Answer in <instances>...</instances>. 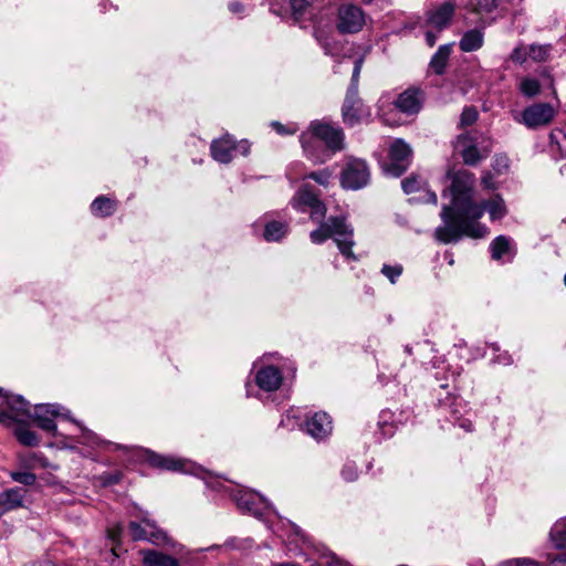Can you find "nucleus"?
<instances>
[{
  "mask_svg": "<svg viewBox=\"0 0 566 566\" xmlns=\"http://www.w3.org/2000/svg\"><path fill=\"white\" fill-rule=\"evenodd\" d=\"M449 210L448 207L442 208L440 217L443 224L434 231L436 239L444 244L458 242L462 237L484 238L489 233V229L479 221L484 212L489 213L491 221L501 220L507 214L505 201L499 193L492 195L481 203L468 202L462 209L465 214L458 221L450 217Z\"/></svg>",
  "mask_w": 566,
  "mask_h": 566,
  "instance_id": "obj_1",
  "label": "nucleus"
},
{
  "mask_svg": "<svg viewBox=\"0 0 566 566\" xmlns=\"http://www.w3.org/2000/svg\"><path fill=\"white\" fill-rule=\"evenodd\" d=\"M291 206L297 211H305L306 208L311 209V219L321 222L318 229L311 232V241L315 244H321L328 238H333L336 242L340 253L346 259L356 260L353 253L354 245V229L348 224L344 217H331L326 222H322L326 214L325 205L318 199L317 195L313 192L308 185H304L292 198Z\"/></svg>",
  "mask_w": 566,
  "mask_h": 566,
  "instance_id": "obj_2",
  "label": "nucleus"
},
{
  "mask_svg": "<svg viewBox=\"0 0 566 566\" xmlns=\"http://www.w3.org/2000/svg\"><path fill=\"white\" fill-rule=\"evenodd\" d=\"M305 156L313 163L322 164L344 148V133L340 127L326 120H313L300 136Z\"/></svg>",
  "mask_w": 566,
  "mask_h": 566,
  "instance_id": "obj_3",
  "label": "nucleus"
},
{
  "mask_svg": "<svg viewBox=\"0 0 566 566\" xmlns=\"http://www.w3.org/2000/svg\"><path fill=\"white\" fill-rule=\"evenodd\" d=\"M60 417L69 419L77 424V427L81 430V436L76 439V442L78 443L88 446L91 448H103L108 451L127 449L124 446L99 439L93 431L84 428L80 422L73 420L70 416V411L60 405H36L34 413H31L30 418H33L39 428H41L44 431L51 432L54 437H56L57 429L54 420L55 418Z\"/></svg>",
  "mask_w": 566,
  "mask_h": 566,
  "instance_id": "obj_4",
  "label": "nucleus"
},
{
  "mask_svg": "<svg viewBox=\"0 0 566 566\" xmlns=\"http://www.w3.org/2000/svg\"><path fill=\"white\" fill-rule=\"evenodd\" d=\"M7 409L0 411V423L7 427L14 424L13 432L21 444L38 446V436L24 422V418L31 417L30 403L21 396L7 397Z\"/></svg>",
  "mask_w": 566,
  "mask_h": 566,
  "instance_id": "obj_5",
  "label": "nucleus"
},
{
  "mask_svg": "<svg viewBox=\"0 0 566 566\" xmlns=\"http://www.w3.org/2000/svg\"><path fill=\"white\" fill-rule=\"evenodd\" d=\"M136 517L140 521H130L128 524V531L133 541H147L156 546L170 548L172 554H182L184 546L169 537L155 521L148 517L147 513H142Z\"/></svg>",
  "mask_w": 566,
  "mask_h": 566,
  "instance_id": "obj_6",
  "label": "nucleus"
},
{
  "mask_svg": "<svg viewBox=\"0 0 566 566\" xmlns=\"http://www.w3.org/2000/svg\"><path fill=\"white\" fill-rule=\"evenodd\" d=\"M363 57H358L355 61L352 83L348 87L342 109L343 119L349 126H354L370 116L369 109L364 106L361 99L358 97V81L363 67Z\"/></svg>",
  "mask_w": 566,
  "mask_h": 566,
  "instance_id": "obj_7",
  "label": "nucleus"
},
{
  "mask_svg": "<svg viewBox=\"0 0 566 566\" xmlns=\"http://www.w3.org/2000/svg\"><path fill=\"white\" fill-rule=\"evenodd\" d=\"M473 185L474 176L470 171L459 170L454 174L451 184L452 201L448 206L450 217L454 221L463 218L465 212L462 209L468 202H474L471 196Z\"/></svg>",
  "mask_w": 566,
  "mask_h": 566,
  "instance_id": "obj_8",
  "label": "nucleus"
},
{
  "mask_svg": "<svg viewBox=\"0 0 566 566\" xmlns=\"http://www.w3.org/2000/svg\"><path fill=\"white\" fill-rule=\"evenodd\" d=\"M455 6L452 2H443L427 12L426 42L433 46L438 40V33L447 29L454 15Z\"/></svg>",
  "mask_w": 566,
  "mask_h": 566,
  "instance_id": "obj_9",
  "label": "nucleus"
},
{
  "mask_svg": "<svg viewBox=\"0 0 566 566\" xmlns=\"http://www.w3.org/2000/svg\"><path fill=\"white\" fill-rule=\"evenodd\" d=\"M370 179L369 168L361 159H348L340 176V184L346 189L358 190Z\"/></svg>",
  "mask_w": 566,
  "mask_h": 566,
  "instance_id": "obj_10",
  "label": "nucleus"
},
{
  "mask_svg": "<svg viewBox=\"0 0 566 566\" xmlns=\"http://www.w3.org/2000/svg\"><path fill=\"white\" fill-rule=\"evenodd\" d=\"M557 114V109L549 103H534L521 114L520 122L530 129H537L549 125Z\"/></svg>",
  "mask_w": 566,
  "mask_h": 566,
  "instance_id": "obj_11",
  "label": "nucleus"
},
{
  "mask_svg": "<svg viewBox=\"0 0 566 566\" xmlns=\"http://www.w3.org/2000/svg\"><path fill=\"white\" fill-rule=\"evenodd\" d=\"M210 151L214 160L221 164H228L232 160L235 151H240L243 156H247L250 151V146L247 142L235 143L233 138L227 134L221 138L212 140Z\"/></svg>",
  "mask_w": 566,
  "mask_h": 566,
  "instance_id": "obj_12",
  "label": "nucleus"
},
{
  "mask_svg": "<svg viewBox=\"0 0 566 566\" xmlns=\"http://www.w3.org/2000/svg\"><path fill=\"white\" fill-rule=\"evenodd\" d=\"M411 154L412 150L406 142L394 140L389 147V163L385 167L386 172L394 177L402 175L410 164Z\"/></svg>",
  "mask_w": 566,
  "mask_h": 566,
  "instance_id": "obj_13",
  "label": "nucleus"
},
{
  "mask_svg": "<svg viewBox=\"0 0 566 566\" xmlns=\"http://www.w3.org/2000/svg\"><path fill=\"white\" fill-rule=\"evenodd\" d=\"M234 501L242 512L261 517L271 510L269 501L261 494L251 490H239L234 494Z\"/></svg>",
  "mask_w": 566,
  "mask_h": 566,
  "instance_id": "obj_14",
  "label": "nucleus"
},
{
  "mask_svg": "<svg viewBox=\"0 0 566 566\" xmlns=\"http://www.w3.org/2000/svg\"><path fill=\"white\" fill-rule=\"evenodd\" d=\"M366 23L364 11L355 4H343L338 9L337 29L342 33L359 32Z\"/></svg>",
  "mask_w": 566,
  "mask_h": 566,
  "instance_id": "obj_15",
  "label": "nucleus"
},
{
  "mask_svg": "<svg viewBox=\"0 0 566 566\" xmlns=\"http://www.w3.org/2000/svg\"><path fill=\"white\" fill-rule=\"evenodd\" d=\"M306 432L316 440H322L331 434L333 426L326 412H315L305 421Z\"/></svg>",
  "mask_w": 566,
  "mask_h": 566,
  "instance_id": "obj_16",
  "label": "nucleus"
},
{
  "mask_svg": "<svg viewBox=\"0 0 566 566\" xmlns=\"http://www.w3.org/2000/svg\"><path fill=\"white\" fill-rule=\"evenodd\" d=\"M490 252L494 261L507 263L514 259L516 249L511 238L499 235L491 242Z\"/></svg>",
  "mask_w": 566,
  "mask_h": 566,
  "instance_id": "obj_17",
  "label": "nucleus"
},
{
  "mask_svg": "<svg viewBox=\"0 0 566 566\" xmlns=\"http://www.w3.org/2000/svg\"><path fill=\"white\" fill-rule=\"evenodd\" d=\"M454 150L462 157L464 164L474 166L482 158L470 134H461L454 142Z\"/></svg>",
  "mask_w": 566,
  "mask_h": 566,
  "instance_id": "obj_18",
  "label": "nucleus"
},
{
  "mask_svg": "<svg viewBox=\"0 0 566 566\" xmlns=\"http://www.w3.org/2000/svg\"><path fill=\"white\" fill-rule=\"evenodd\" d=\"M283 380L282 373L274 366L261 367L255 374V382L264 391H275Z\"/></svg>",
  "mask_w": 566,
  "mask_h": 566,
  "instance_id": "obj_19",
  "label": "nucleus"
},
{
  "mask_svg": "<svg viewBox=\"0 0 566 566\" xmlns=\"http://www.w3.org/2000/svg\"><path fill=\"white\" fill-rule=\"evenodd\" d=\"M149 462L153 467L170 470V471H180V472H191L192 464L184 459H178L174 457H165L160 454L151 453L149 455Z\"/></svg>",
  "mask_w": 566,
  "mask_h": 566,
  "instance_id": "obj_20",
  "label": "nucleus"
},
{
  "mask_svg": "<svg viewBox=\"0 0 566 566\" xmlns=\"http://www.w3.org/2000/svg\"><path fill=\"white\" fill-rule=\"evenodd\" d=\"M25 491L20 488L9 489L0 493V517L14 509L22 506Z\"/></svg>",
  "mask_w": 566,
  "mask_h": 566,
  "instance_id": "obj_21",
  "label": "nucleus"
},
{
  "mask_svg": "<svg viewBox=\"0 0 566 566\" xmlns=\"http://www.w3.org/2000/svg\"><path fill=\"white\" fill-rule=\"evenodd\" d=\"M144 566H180L176 557L155 549H142Z\"/></svg>",
  "mask_w": 566,
  "mask_h": 566,
  "instance_id": "obj_22",
  "label": "nucleus"
},
{
  "mask_svg": "<svg viewBox=\"0 0 566 566\" xmlns=\"http://www.w3.org/2000/svg\"><path fill=\"white\" fill-rule=\"evenodd\" d=\"M484 43V32L482 29H471L462 35L459 41V48L462 52H474L482 48Z\"/></svg>",
  "mask_w": 566,
  "mask_h": 566,
  "instance_id": "obj_23",
  "label": "nucleus"
},
{
  "mask_svg": "<svg viewBox=\"0 0 566 566\" xmlns=\"http://www.w3.org/2000/svg\"><path fill=\"white\" fill-rule=\"evenodd\" d=\"M395 106L402 113L412 115L419 112L421 104L416 92L405 91L395 102Z\"/></svg>",
  "mask_w": 566,
  "mask_h": 566,
  "instance_id": "obj_24",
  "label": "nucleus"
},
{
  "mask_svg": "<svg viewBox=\"0 0 566 566\" xmlns=\"http://www.w3.org/2000/svg\"><path fill=\"white\" fill-rule=\"evenodd\" d=\"M452 46L453 43L440 45L437 52L431 57L429 65L436 74L441 75L444 73L449 57L452 52Z\"/></svg>",
  "mask_w": 566,
  "mask_h": 566,
  "instance_id": "obj_25",
  "label": "nucleus"
},
{
  "mask_svg": "<svg viewBox=\"0 0 566 566\" xmlns=\"http://www.w3.org/2000/svg\"><path fill=\"white\" fill-rule=\"evenodd\" d=\"M116 210V202L108 197L99 196L91 205L94 216L105 218L112 216Z\"/></svg>",
  "mask_w": 566,
  "mask_h": 566,
  "instance_id": "obj_26",
  "label": "nucleus"
},
{
  "mask_svg": "<svg viewBox=\"0 0 566 566\" xmlns=\"http://www.w3.org/2000/svg\"><path fill=\"white\" fill-rule=\"evenodd\" d=\"M287 233V224L281 221H271L265 224L264 239L266 241H279Z\"/></svg>",
  "mask_w": 566,
  "mask_h": 566,
  "instance_id": "obj_27",
  "label": "nucleus"
},
{
  "mask_svg": "<svg viewBox=\"0 0 566 566\" xmlns=\"http://www.w3.org/2000/svg\"><path fill=\"white\" fill-rule=\"evenodd\" d=\"M552 543L557 548H566V517L557 521L549 533Z\"/></svg>",
  "mask_w": 566,
  "mask_h": 566,
  "instance_id": "obj_28",
  "label": "nucleus"
},
{
  "mask_svg": "<svg viewBox=\"0 0 566 566\" xmlns=\"http://www.w3.org/2000/svg\"><path fill=\"white\" fill-rule=\"evenodd\" d=\"M520 92L527 98L535 97L541 92V84L536 78L523 77L518 85Z\"/></svg>",
  "mask_w": 566,
  "mask_h": 566,
  "instance_id": "obj_29",
  "label": "nucleus"
},
{
  "mask_svg": "<svg viewBox=\"0 0 566 566\" xmlns=\"http://www.w3.org/2000/svg\"><path fill=\"white\" fill-rule=\"evenodd\" d=\"M552 52L551 44H532L528 46L530 59L534 62H545Z\"/></svg>",
  "mask_w": 566,
  "mask_h": 566,
  "instance_id": "obj_30",
  "label": "nucleus"
},
{
  "mask_svg": "<svg viewBox=\"0 0 566 566\" xmlns=\"http://www.w3.org/2000/svg\"><path fill=\"white\" fill-rule=\"evenodd\" d=\"M552 147L558 151L560 158H566V134L563 130L555 129L549 135Z\"/></svg>",
  "mask_w": 566,
  "mask_h": 566,
  "instance_id": "obj_31",
  "label": "nucleus"
},
{
  "mask_svg": "<svg viewBox=\"0 0 566 566\" xmlns=\"http://www.w3.org/2000/svg\"><path fill=\"white\" fill-rule=\"evenodd\" d=\"M424 182L417 176H411L401 181V187L406 193L420 191Z\"/></svg>",
  "mask_w": 566,
  "mask_h": 566,
  "instance_id": "obj_32",
  "label": "nucleus"
},
{
  "mask_svg": "<svg viewBox=\"0 0 566 566\" xmlns=\"http://www.w3.org/2000/svg\"><path fill=\"white\" fill-rule=\"evenodd\" d=\"M10 476L13 481L23 485H33L36 480L35 474L29 471H14L10 473Z\"/></svg>",
  "mask_w": 566,
  "mask_h": 566,
  "instance_id": "obj_33",
  "label": "nucleus"
},
{
  "mask_svg": "<svg viewBox=\"0 0 566 566\" xmlns=\"http://www.w3.org/2000/svg\"><path fill=\"white\" fill-rule=\"evenodd\" d=\"M331 177H332V171L329 169L325 168L319 171L311 172L310 175L303 176L301 178L302 179L310 178V179L315 180L317 184H319L324 187H327L329 184Z\"/></svg>",
  "mask_w": 566,
  "mask_h": 566,
  "instance_id": "obj_34",
  "label": "nucleus"
},
{
  "mask_svg": "<svg viewBox=\"0 0 566 566\" xmlns=\"http://www.w3.org/2000/svg\"><path fill=\"white\" fill-rule=\"evenodd\" d=\"M313 0H290L292 14L295 20L300 19L312 4Z\"/></svg>",
  "mask_w": 566,
  "mask_h": 566,
  "instance_id": "obj_35",
  "label": "nucleus"
},
{
  "mask_svg": "<svg viewBox=\"0 0 566 566\" xmlns=\"http://www.w3.org/2000/svg\"><path fill=\"white\" fill-rule=\"evenodd\" d=\"M530 59L528 46L517 45L511 53L510 60L516 64H523Z\"/></svg>",
  "mask_w": 566,
  "mask_h": 566,
  "instance_id": "obj_36",
  "label": "nucleus"
},
{
  "mask_svg": "<svg viewBox=\"0 0 566 566\" xmlns=\"http://www.w3.org/2000/svg\"><path fill=\"white\" fill-rule=\"evenodd\" d=\"M381 273L388 277V280L391 283H395L396 280L401 275L402 273V266L400 264L396 265H387L385 264L381 269Z\"/></svg>",
  "mask_w": 566,
  "mask_h": 566,
  "instance_id": "obj_37",
  "label": "nucleus"
},
{
  "mask_svg": "<svg viewBox=\"0 0 566 566\" xmlns=\"http://www.w3.org/2000/svg\"><path fill=\"white\" fill-rule=\"evenodd\" d=\"M499 566H541L538 562L528 557L512 558L502 562Z\"/></svg>",
  "mask_w": 566,
  "mask_h": 566,
  "instance_id": "obj_38",
  "label": "nucleus"
},
{
  "mask_svg": "<svg viewBox=\"0 0 566 566\" xmlns=\"http://www.w3.org/2000/svg\"><path fill=\"white\" fill-rule=\"evenodd\" d=\"M478 118V112L473 107H467L463 109L461 117H460V124L461 126H469L472 125Z\"/></svg>",
  "mask_w": 566,
  "mask_h": 566,
  "instance_id": "obj_39",
  "label": "nucleus"
},
{
  "mask_svg": "<svg viewBox=\"0 0 566 566\" xmlns=\"http://www.w3.org/2000/svg\"><path fill=\"white\" fill-rule=\"evenodd\" d=\"M342 476L347 482H353L358 476L357 467L355 463H346L342 469Z\"/></svg>",
  "mask_w": 566,
  "mask_h": 566,
  "instance_id": "obj_40",
  "label": "nucleus"
},
{
  "mask_svg": "<svg viewBox=\"0 0 566 566\" xmlns=\"http://www.w3.org/2000/svg\"><path fill=\"white\" fill-rule=\"evenodd\" d=\"M499 0H478L476 10L480 12H491L497 7Z\"/></svg>",
  "mask_w": 566,
  "mask_h": 566,
  "instance_id": "obj_41",
  "label": "nucleus"
},
{
  "mask_svg": "<svg viewBox=\"0 0 566 566\" xmlns=\"http://www.w3.org/2000/svg\"><path fill=\"white\" fill-rule=\"evenodd\" d=\"M122 532H123L122 525L117 524V525H115L113 527H109L108 531H107V534H108V537L113 542H118L119 538H120Z\"/></svg>",
  "mask_w": 566,
  "mask_h": 566,
  "instance_id": "obj_42",
  "label": "nucleus"
},
{
  "mask_svg": "<svg viewBox=\"0 0 566 566\" xmlns=\"http://www.w3.org/2000/svg\"><path fill=\"white\" fill-rule=\"evenodd\" d=\"M272 127L281 135H284V134H294L296 132V128L295 127H292V128H286L284 125H282L281 123H277V122H273L272 123Z\"/></svg>",
  "mask_w": 566,
  "mask_h": 566,
  "instance_id": "obj_43",
  "label": "nucleus"
},
{
  "mask_svg": "<svg viewBox=\"0 0 566 566\" xmlns=\"http://www.w3.org/2000/svg\"><path fill=\"white\" fill-rule=\"evenodd\" d=\"M326 566H349L344 560L337 558L335 555H331L326 559Z\"/></svg>",
  "mask_w": 566,
  "mask_h": 566,
  "instance_id": "obj_44",
  "label": "nucleus"
},
{
  "mask_svg": "<svg viewBox=\"0 0 566 566\" xmlns=\"http://www.w3.org/2000/svg\"><path fill=\"white\" fill-rule=\"evenodd\" d=\"M454 421L458 422L459 427L463 428L468 432L472 431L473 429V424L469 419L454 417Z\"/></svg>",
  "mask_w": 566,
  "mask_h": 566,
  "instance_id": "obj_45",
  "label": "nucleus"
},
{
  "mask_svg": "<svg viewBox=\"0 0 566 566\" xmlns=\"http://www.w3.org/2000/svg\"><path fill=\"white\" fill-rule=\"evenodd\" d=\"M551 566H566V554H557L551 559Z\"/></svg>",
  "mask_w": 566,
  "mask_h": 566,
  "instance_id": "obj_46",
  "label": "nucleus"
},
{
  "mask_svg": "<svg viewBox=\"0 0 566 566\" xmlns=\"http://www.w3.org/2000/svg\"><path fill=\"white\" fill-rule=\"evenodd\" d=\"M481 182L484 186V188H486V189H494L495 188V185L493 182V177H492V175L490 172H486L482 177Z\"/></svg>",
  "mask_w": 566,
  "mask_h": 566,
  "instance_id": "obj_47",
  "label": "nucleus"
},
{
  "mask_svg": "<svg viewBox=\"0 0 566 566\" xmlns=\"http://www.w3.org/2000/svg\"><path fill=\"white\" fill-rule=\"evenodd\" d=\"M494 361L502 365H510L512 363V357L507 353L499 354Z\"/></svg>",
  "mask_w": 566,
  "mask_h": 566,
  "instance_id": "obj_48",
  "label": "nucleus"
},
{
  "mask_svg": "<svg viewBox=\"0 0 566 566\" xmlns=\"http://www.w3.org/2000/svg\"><path fill=\"white\" fill-rule=\"evenodd\" d=\"M229 10L232 12V13H241L243 12V6L239 2H231L229 4Z\"/></svg>",
  "mask_w": 566,
  "mask_h": 566,
  "instance_id": "obj_49",
  "label": "nucleus"
},
{
  "mask_svg": "<svg viewBox=\"0 0 566 566\" xmlns=\"http://www.w3.org/2000/svg\"><path fill=\"white\" fill-rule=\"evenodd\" d=\"M427 196H428V201L429 202H432L434 205L437 203L438 198H437V195L434 192L427 191Z\"/></svg>",
  "mask_w": 566,
  "mask_h": 566,
  "instance_id": "obj_50",
  "label": "nucleus"
},
{
  "mask_svg": "<svg viewBox=\"0 0 566 566\" xmlns=\"http://www.w3.org/2000/svg\"><path fill=\"white\" fill-rule=\"evenodd\" d=\"M32 459H33V461L39 462V464H40L41 467H46V463H45V461H44V459H43V458H41V457H39V455H36V454H33V455H32Z\"/></svg>",
  "mask_w": 566,
  "mask_h": 566,
  "instance_id": "obj_51",
  "label": "nucleus"
},
{
  "mask_svg": "<svg viewBox=\"0 0 566 566\" xmlns=\"http://www.w3.org/2000/svg\"><path fill=\"white\" fill-rule=\"evenodd\" d=\"M118 480H119V476L114 475V476H109L108 479H106L105 482L108 484H114V483L118 482Z\"/></svg>",
  "mask_w": 566,
  "mask_h": 566,
  "instance_id": "obj_52",
  "label": "nucleus"
},
{
  "mask_svg": "<svg viewBox=\"0 0 566 566\" xmlns=\"http://www.w3.org/2000/svg\"><path fill=\"white\" fill-rule=\"evenodd\" d=\"M295 534H296L297 536H300L304 543H306V542H307L306 536L302 533V531H301L300 528H295Z\"/></svg>",
  "mask_w": 566,
  "mask_h": 566,
  "instance_id": "obj_53",
  "label": "nucleus"
},
{
  "mask_svg": "<svg viewBox=\"0 0 566 566\" xmlns=\"http://www.w3.org/2000/svg\"><path fill=\"white\" fill-rule=\"evenodd\" d=\"M322 46L324 48L326 54H331L332 53L327 43H322Z\"/></svg>",
  "mask_w": 566,
  "mask_h": 566,
  "instance_id": "obj_54",
  "label": "nucleus"
},
{
  "mask_svg": "<svg viewBox=\"0 0 566 566\" xmlns=\"http://www.w3.org/2000/svg\"><path fill=\"white\" fill-rule=\"evenodd\" d=\"M0 397H3V398H4V400L7 401V397H10V396H9V395H7V394H4V392H3V389H2V388H0Z\"/></svg>",
  "mask_w": 566,
  "mask_h": 566,
  "instance_id": "obj_55",
  "label": "nucleus"
},
{
  "mask_svg": "<svg viewBox=\"0 0 566 566\" xmlns=\"http://www.w3.org/2000/svg\"><path fill=\"white\" fill-rule=\"evenodd\" d=\"M112 554H113L115 557H117V556H118L117 551H116V547H113V548H112Z\"/></svg>",
  "mask_w": 566,
  "mask_h": 566,
  "instance_id": "obj_56",
  "label": "nucleus"
},
{
  "mask_svg": "<svg viewBox=\"0 0 566 566\" xmlns=\"http://www.w3.org/2000/svg\"><path fill=\"white\" fill-rule=\"evenodd\" d=\"M405 350H406L408 354H411V347H410V346H408V345H407V346L405 347Z\"/></svg>",
  "mask_w": 566,
  "mask_h": 566,
  "instance_id": "obj_57",
  "label": "nucleus"
},
{
  "mask_svg": "<svg viewBox=\"0 0 566 566\" xmlns=\"http://www.w3.org/2000/svg\"><path fill=\"white\" fill-rule=\"evenodd\" d=\"M497 160L506 161L507 159H506V157H501V158H499ZM504 166H506V163H504Z\"/></svg>",
  "mask_w": 566,
  "mask_h": 566,
  "instance_id": "obj_58",
  "label": "nucleus"
},
{
  "mask_svg": "<svg viewBox=\"0 0 566 566\" xmlns=\"http://www.w3.org/2000/svg\"><path fill=\"white\" fill-rule=\"evenodd\" d=\"M440 387L446 389V388H448V385L447 384H441Z\"/></svg>",
  "mask_w": 566,
  "mask_h": 566,
  "instance_id": "obj_59",
  "label": "nucleus"
},
{
  "mask_svg": "<svg viewBox=\"0 0 566 566\" xmlns=\"http://www.w3.org/2000/svg\"><path fill=\"white\" fill-rule=\"evenodd\" d=\"M492 347H493V350H494V352H497V350H499V348H497L495 345H493Z\"/></svg>",
  "mask_w": 566,
  "mask_h": 566,
  "instance_id": "obj_60",
  "label": "nucleus"
},
{
  "mask_svg": "<svg viewBox=\"0 0 566 566\" xmlns=\"http://www.w3.org/2000/svg\"><path fill=\"white\" fill-rule=\"evenodd\" d=\"M366 3H370L373 0H363Z\"/></svg>",
  "mask_w": 566,
  "mask_h": 566,
  "instance_id": "obj_61",
  "label": "nucleus"
},
{
  "mask_svg": "<svg viewBox=\"0 0 566 566\" xmlns=\"http://www.w3.org/2000/svg\"><path fill=\"white\" fill-rule=\"evenodd\" d=\"M564 282H565V285H566V273H565V276H564Z\"/></svg>",
  "mask_w": 566,
  "mask_h": 566,
  "instance_id": "obj_62",
  "label": "nucleus"
}]
</instances>
